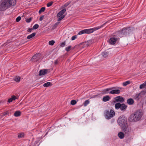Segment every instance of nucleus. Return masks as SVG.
<instances>
[{"instance_id":"obj_1","label":"nucleus","mask_w":146,"mask_h":146,"mask_svg":"<svg viewBox=\"0 0 146 146\" xmlns=\"http://www.w3.org/2000/svg\"><path fill=\"white\" fill-rule=\"evenodd\" d=\"M117 122L122 130L126 134H128L130 131L129 128H128L126 118L124 116H121L118 119Z\"/></svg>"},{"instance_id":"obj_2","label":"nucleus","mask_w":146,"mask_h":146,"mask_svg":"<svg viewBox=\"0 0 146 146\" xmlns=\"http://www.w3.org/2000/svg\"><path fill=\"white\" fill-rule=\"evenodd\" d=\"M142 114L139 110H137L130 115L129 120L131 122H136L139 121L141 117Z\"/></svg>"},{"instance_id":"obj_3","label":"nucleus","mask_w":146,"mask_h":146,"mask_svg":"<svg viewBox=\"0 0 146 146\" xmlns=\"http://www.w3.org/2000/svg\"><path fill=\"white\" fill-rule=\"evenodd\" d=\"M106 23H105L104 24L101 25L100 26H98L97 27H94V28L88 29H86L83 30H82L79 32L78 33L79 35H81L84 33H93V32L95 31L98 29H100L105 25Z\"/></svg>"},{"instance_id":"obj_4","label":"nucleus","mask_w":146,"mask_h":146,"mask_svg":"<svg viewBox=\"0 0 146 146\" xmlns=\"http://www.w3.org/2000/svg\"><path fill=\"white\" fill-rule=\"evenodd\" d=\"M115 113L113 110L111 109L110 111L106 110L104 112V116L107 119H109L115 115Z\"/></svg>"},{"instance_id":"obj_5","label":"nucleus","mask_w":146,"mask_h":146,"mask_svg":"<svg viewBox=\"0 0 146 146\" xmlns=\"http://www.w3.org/2000/svg\"><path fill=\"white\" fill-rule=\"evenodd\" d=\"M10 6L8 0H3L0 5V11H4Z\"/></svg>"},{"instance_id":"obj_6","label":"nucleus","mask_w":146,"mask_h":146,"mask_svg":"<svg viewBox=\"0 0 146 146\" xmlns=\"http://www.w3.org/2000/svg\"><path fill=\"white\" fill-rule=\"evenodd\" d=\"M129 29V28L125 27L121 31H119L118 34L120 37H122L124 35H126L127 34H129L131 31Z\"/></svg>"},{"instance_id":"obj_7","label":"nucleus","mask_w":146,"mask_h":146,"mask_svg":"<svg viewBox=\"0 0 146 146\" xmlns=\"http://www.w3.org/2000/svg\"><path fill=\"white\" fill-rule=\"evenodd\" d=\"M42 58L41 54L37 53L35 54L32 57L31 60L34 62H37L40 59Z\"/></svg>"},{"instance_id":"obj_8","label":"nucleus","mask_w":146,"mask_h":146,"mask_svg":"<svg viewBox=\"0 0 146 146\" xmlns=\"http://www.w3.org/2000/svg\"><path fill=\"white\" fill-rule=\"evenodd\" d=\"M113 88H115L111 90L109 92L110 94H119L120 93L121 91L120 90L122 89L121 88L118 87L117 88L119 89H115L116 88L115 87H114Z\"/></svg>"},{"instance_id":"obj_9","label":"nucleus","mask_w":146,"mask_h":146,"mask_svg":"<svg viewBox=\"0 0 146 146\" xmlns=\"http://www.w3.org/2000/svg\"><path fill=\"white\" fill-rule=\"evenodd\" d=\"M115 101L114 102H120L122 103L124 101V100L123 97L120 96H117L114 98Z\"/></svg>"},{"instance_id":"obj_10","label":"nucleus","mask_w":146,"mask_h":146,"mask_svg":"<svg viewBox=\"0 0 146 146\" xmlns=\"http://www.w3.org/2000/svg\"><path fill=\"white\" fill-rule=\"evenodd\" d=\"M117 38L113 37L111 38L109 40L110 43L111 44H114L117 40Z\"/></svg>"},{"instance_id":"obj_11","label":"nucleus","mask_w":146,"mask_h":146,"mask_svg":"<svg viewBox=\"0 0 146 146\" xmlns=\"http://www.w3.org/2000/svg\"><path fill=\"white\" fill-rule=\"evenodd\" d=\"M115 88H110L105 89L102 91V93L103 94H108L109 93V91L112 90V89Z\"/></svg>"},{"instance_id":"obj_12","label":"nucleus","mask_w":146,"mask_h":146,"mask_svg":"<svg viewBox=\"0 0 146 146\" xmlns=\"http://www.w3.org/2000/svg\"><path fill=\"white\" fill-rule=\"evenodd\" d=\"M48 72V70L46 69L40 70L39 72V75L42 76L44 75L47 73Z\"/></svg>"},{"instance_id":"obj_13","label":"nucleus","mask_w":146,"mask_h":146,"mask_svg":"<svg viewBox=\"0 0 146 146\" xmlns=\"http://www.w3.org/2000/svg\"><path fill=\"white\" fill-rule=\"evenodd\" d=\"M66 9H63L60 11L57 14V17H60L61 16H63V14L66 11Z\"/></svg>"},{"instance_id":"obj_14","label":"nucleus","mask_w":146,"mask_h":146,"mask_svg":"<svg viewBox=\"0 0 146 146\" xmlns=\"http://www.w3.org/2000/svg\"><path fill=\"white\" fill-rule=\"evenodd\" d=\"M10 6H14L16 4V0H8Z\"/></svg>"},{"instance_id":"obj_15","label":"nucleus","mask_w":146,"mask_h":146,"mask_svg":"<svg viewBox=\"0 0 146 146\" xmlns=\"http://www.w3.org/2000/svg\"><path fill=\"white\" fill-rule=\"evenodd\" d=\"M17 98L16 96H13L11 97V98L8 99V102L9 103L11 102L13 100H15Z\"/></svg>"},{"instance_id":"obj_16","label":"nucleus","mask_w":146,"mask_h":146,"mask_svg":"<svg viewBox=\"0 0 146 146\" xmlns=\"http://www.w3.org/2000/svg\"><path fill=\"white\" fill-rule=\"evenodd\" d=\"M118 136L120 139H123L124 137V134L122 132H120L118 134Z\"/></svg>"},{"instance_id":"obj_17","label":"nucleus","mask_w":146,"mask_h":146,"mask_svg":"<svg viewBox=\"0 0 146 146\" xmlns=\"http://www.w3.org/2000/svg\"><path fill=\"white\" fill-rule=\"evenodd\" d=\"M127 102L128 104L131 105L134 103V101L133 99L130 98L127 100Z\"/></svg>"},{"instance_id":"obj_18","label":"nucleus","mask_w":146,"mask_h":146,"mask_svg":"<svg viewBox=\"0 0 146 146\" xmlns=\"http://www.w3.org/2000/svg\"><path fill=\"white\" fill-rule=\"evenodd\" d=\"M127 106L124 104H121L120 109L121 111H124L126 109Z\"/></svg>"},{"instance_id":"obj_19","label":"nucleus","mask_w":146,"mask_h":146,"mask_svg":"<svg viewBox=\"0 0 146 146\" xmlns=\"http://www.w3.org/2000/svg\"><path fill=\"white\" fill-rule=\"evenodd\" d=\"M110 99V98L109 96H104L102 99L103 101L104 102H106L108 101Z\"/></svg>"},{"instance_id":"obj_20","label":"nucleus","mask_w":146,"mask_h":146,"mask_svg":"<svg viewBox=\"0 0 146 146\" xmlns=\"http://www.w3.org/2000/svg\"><path fill=\"white\" fill-rule=\"evenodd\" d=\"M36 33H33L31 35L28 36L27 37V38L28 39H30L31 38L34 37L36 35Z\"/></svg>"},{"instance_id":"obj_21","label":"nucleus","mask_w":146,"mask_h":146,"mask_svg":"<svg viewBox=\"0 0 146 146\" xmlns=\"http://www.w3.org/2000/svg\"><path fill=\"white\" fill-rule=\"evenodd\" d=\"M24 133H18L17 137L18 138H23L24 137Z\"/></svg>"},{"instance_id":"obj_22","label":"nucleus","mask_w":146,"mask_h":146,"mask_svg":"<svg viewBox=\"0 0 146 146\" xmlns=\"http://www.w3.org/2000/svg\"><path fill=\"white\" fill-rule=\"evenodd\" d=\"M21 112L19 111H17L15 112L14 114V115L16 117H18L21 114Z\"/></svg>"},{"instance_id":"obj_23","label":"nucleus","mask_w":146,"mask_h":146,"mask_svg":"<svg viewBox=\"0 0 146 146\" xmlns=\"http://www.w3.org/2000/svg\"><path fill=\"white\" fill-rule=\"evenodd\" d=\"M140 94H136L134 96L133 98L134 99L138 100L139 99V96Z\"/></svg>"},{"instance_id":"obj_24","label":"nucleus","mask_w":146,"mask_h":146,"mask_svg":"<svg viewBox=\"0 0 146 146\" xmlns=\"http://www.w3.org/2000/svg\"><path fill=\"white\" fill-rule=\"evenodd\" d=\"M51 85L52 84L51 82H47L44 84L43 86L44 87H47Z\"/></svg>"},{"instance_id":"obj_25","label":"nucleus","mask_w":146,"mask_h":146,"mask_svg":"<svg viewBox=\"0 0 146 146\" xmlns=\"http://www.w3.org/2000/svg\"><path fill=\"white\" fill-rule=\"evenodd\" d=\"M21 78L19 76H16L14 79V80L17 82H19L20 81Z\"/></svg>"},{"instance_id":"obj_26","label":"nucleus","mask_w":146,"mask_h":146,"mask_svg":"<svg viewBox=\"0 0 146 146\" xmlns=\"http://www.w3.org/2000/svg\"><path fill=\"white\" fill-rule=\"evenodd\" d=\"M93 42V40H89L87 41V42H86L85 44L86 45L88 46L90 45L91 44L92 42Z\"/></svg>"},{"instance_id":"obj_27","label":"nucleus","mask_w":146,"mask_h":146,"mask_svg":"<svg viewBox=\"0 0 146 146\" xmlns=\"http://www.w3.org/2000/svg\"><path fill=\"white\" fill-rule=\"evenodd\" d=\"M121 104L120 103H117L115 105V108L116 109L120 108Z\"/></svg>"},{"instance_id":"obj_28","label":"nucleus","mask_w":146,"mask_h":146,"mask_svg":"<svg viewBox=\"0 0 146 146\" xmlns=\"http://www.w3.org/2000/svg\"><path fill=\"white\" fill-rule=\"evenodd\" d=\"M130 84V82L129 81H127L123 83V86H126L127 85Z\"/></svg>"},{"instance_id":"obj_29","label":"nucleus","mask_w":146,"mask_h":146,"mask_svg":"<svg viewBox=\"0 0 146 146\" xmlns=\"http://www.w3.org/2000/svg\"><path fill=\"white\" fill-rule=\"evenodd\" d=\"M108 52H102V56L104 58H105L107 57L108 55Z\"/></svg>"},{"instance_id":"obj_30","label":"nucleus","mask_w":146,"mask_h":146,"mask_svg":"<svg viewBox=\"0 0 146 146\" xmlns=\"http://www.w3.org/2000/svg\"><path fill=\"white\" fill-rule=\"evenodd\" d=\"M145 87H146V83H145V82L143 84H141L140 85L139 88L140 89H142L144 88Z\"/></svg>"},{"instance_id":"obj_31","label":"nucleus","mask_w":146,"mask_h":146,"mask_svg":"<svg viewBox=\"0 0 146 146\" xmlns=\"http://www.w3.org/2000/svg\"><path fill=\"white\" fill-rule=\"evenodd\" d=\"M45 9V8L44 7H42L39 10L38 12L39 13H41L42 12L44 11Z\"/></svg>"},{"instance_id":"obj_32","label":"nucleus","mask_w":146,"mask_h":146,"mask_svg":"<svg viewBox=\"0 0 146 146\" xmlns=\"http://www.w3.org/2000/svg\"><path fill=\"white\" fill-rule=\"evenodd\" d=\"M89 102L90 101L88 100L85 101L83 104L84 106H86L89 103Z\"/></svg>"},{"instance_id":"obj_33","label":"nucleus","mask_w":146,"mask_h":146,"mask_svg":"<svg viewBox=\"0 0 146 146\" xmlns=\"http://www.w3.org/2000/svg\"><path fill=\"white\" fill-rule=\"evenodd\" d=\"M54 43L55 41L54 40H51L48 42V44L49 45L52 46L54 44Z\"/></svg>"},{"instance_id":"obj_34","label":"nucleus","mask_w":146,"mask_h":146,"mask_svg":"<svg viewBox=\"0 0 146 146\" xmlns=\"http://www.w3.org/2000/svg\"><path fill=\"white\" fill-rule=\"evenodd\" d=\"M71 46H68L66 47L65 50L67 52H68L70 51L71 49Z\"/></svg>"},{"instance_id":"obj_35","label":"nucleus","mask_w":146,"mask_h":146,"mask_svg":"<svg viewBox=\"0 0 146 146\" xmlns=\"http://www.w3.org/2000/svg\"><path fill=\"white\" fill-rule=\"evenodd\" d=\"M39 27V25L37 24H36L34 25L33 28V29H37Z\"/></svg>"},{"instance_id":"obj_36","label":"nucleus","mask_w":146,"mask_h":146,"mask_svg":"<svg viewBox=\"0 0 146 146\" xmlns=\"http://www.w3.org/2000/svg\"><path fill=\"white\" fill-rule=\"evenodd\" d=\"M70 103L72 105H74L76 103V101L75 100H72L71 101Z\"/></svg>"},{"instance_id":"obj_37","label":"nucleus","mask_w":146,"mask_h":146,"mask_svg":"<svg viewBox=\"0 0 146 146\" xmlns=\"http://www.w3.org/2000/svg\"><path fill=\"white\" fill-rule=\"evenodd\" d=\"M58 17V21H61L62 19L64 17V16H60V17Z\"/></svg>"},{"instance_id":"obj_38","label":"nucleus","mask_w":146,"mask_h":146,"mask_svg":"<svg viewBox=\"0 0 146 146\" xmlns=\"http://www.w3.org/2000/svg\"><path fill=\"white\" fill-rule=\"evenodd\" d=\"M53 2H48L47 4V6L48 7H49L50 6L53 4Z\"/></svg>"},{"instance_id":"obj_39","label":"nucleus","mask_w":146,"mask_h":146,"mask_svg":"<svg viewBox=\"0 0 146 146\" xmlns=\"http://www.w3.org/2000/svg\"><path fill=\"white\" fill-rule=\"evenodd\" d=\"M65 44H66L65 42L64 41V42H63L61 43L60 46L62 47H64L65 46Z\"/></svg>"},{"instance_id":"obj_40","label":"nucleus","mask_w":146,"mask_h":146,"mask_svg":"<svg viewBox=\"0 0 146 146\" xmlns=\"http://www.w3.org/2000/svg\"><path fill=\"white\" fill-rule=\"evenodd\" d=\"M21 17H20L19 16L16 18V21L17 22H19L21 20Z\"/></svg>"},{"instance_id":"obj_41","label":"nucleus","mask_w":146,"mask_h":146,"mask_svg":"<svg viewBox=\"0 0 146 146\" xmlns=\"http://www.w3.org/2000/svg\"><path fill=\"white\" fill-rule=\"evenodd\" d=\"M77 37V35H75L72 36L71 38V40H73L75 39Z\"/></svg>"},{"instance_id":"obj_42","label":"nucleus","mask_w":146,"mask_h":146,"mask_svg":"<svg viewBox=\"0 0 146 146\" xmlns=\"http://www.w3.org/2000/svg\"><path fill=\"white\" fill-rule=\"evenodd\" d=\"M32 20V18L31 17L29 18L26 20V22L27 23H29L31 22V20Z\"/></svg>"},{"instance_id":"obj_43","label":"nucleus","mask_w":146,"mask_h":146,"mask_svg":"<svg viewBox=\"0 0 146 146\" xmlns=\"http://www.w3.org/2000/svg\"><path fill=\"white\" fill-rule=\"evenodd\" d=\"M33 29V28H29L28 29L27 31L28 32L30 33L32 31V30Z\"/></svg>"},{"instance_id":"obj_44","label":"nucleus","mask_w":146,"mask_h":146,"mask_svg":"<svg viewBox=\"0 0 146 146\" xmlns=\"http://www.w3.org/2000/svg\"><path fill=\"white\" fill-rule=\"evenodd\" d=\"M44 17V16L42 15V16L41 17H40V19H39V20L40 21H42Z\"/></svg>"},{"instance_id":"obj_45","label":"nucleus","mask_w":146,"mask_h":146,"mask_svg":"<svg viewBox=\"0 0 146 146\" xmlns=\"http://www.w3.org/2000/svg\"><path fill=\"white\" fill-rule=\"evenodd\" d=\"M69 3H70L69 2H67L65 5V6L66 7V6H67L68 5H69Z\"/></svg>"},{"instance_id":"obj_46","label":"nucleus","mask_w":146,"mask_h":146,"mask_svg":"<svg viewBox=\"0 0 146 146\" xmlns=\"http://www.w3.org/2000/svg\"><path fill=\"white\" fill-rule=\"evenodd\" d=\"M8 114V112L7 111L5 112L4 113L3 115H7Z\"/></svg>"},{"instance_id":"obj_47","label":"nucleus","mask_w":146,"mask_h":146,"mask_svg":"<svg viewBox=\"0 0 146 146\" xmlns=\"http://www.w3.org/2000/svg\"><path fill=\"white\" fill-rule=\"evenodd\" d=\"M54 63L55 64H57L58 63V61L57 60H55L54 61Z\"/></svg>"},{"instance_id":"obj_48","label":"nucleus","mask_w":146,"mask_h":146,"mask_svg":"<svg viewBox=\"0 0 146 146\" xmlns=\"http://www.w3.org/2000/svg\"><path fill=\"white\" fill-rule=\"evenodd\" d=\"M57 23H56L55 25H54V26L55 27H57Z\"/></svg>"},{"instance_id":"obj_49","label":"nucleus","mask_w":146,"mask_h":146,"mask_svg":"<svg viewBox=\"0 0 146 146\" xmlns=\"http://www.w3.org/2000/svg\"><path fill=\"white\" fill-rule=\"evenodd\" d=\"M35 143H37V142L36 141L35 142Z\"/></svg>"}]
</instances>
